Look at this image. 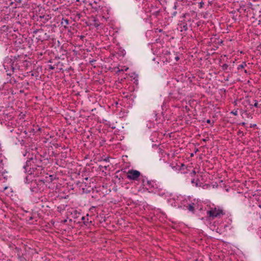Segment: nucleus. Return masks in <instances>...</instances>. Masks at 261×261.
Returning <instances> with one entry per match:
<instances>
[{
	"label": "nucleus",
	"instance_id": "1",
	"mask_svg": "<svg viewBox=\"0 0 261 261\" xmlns=\"http://www.w3.org/2000/svg\"><path fill=\"white\" fill-rule=\"evenodd\" d=\"M141 175V173L136 170H129L127 172V178L130 180H137Z\"/></svg>",
	"mask_w": 261,
	"mask_h": 261
},
{
	"label": "nucleus",
	"instance_id": "2",
	"mask_svg": "<svg viewBox=\"0 0 261 261\" xmlns=\"http://www.w3.org/2000/svg\"><path fill=\"white\" fill-rule=\"evenodd\" d=\"M207 214L210 217L212 218L220 217L224 214L222 210L217 209L216 207L211 208V210L207 211Z\"/></svg>",
	"mask_w": 261,
	"mask_h": 261
},
{
	"label": "nucleus",
	"instance_id": "3",
	"mask_svg": "<svg viewBox=\"0 0 261 261\" xmlns=\"http://www.w3.org/2000/svg\"><path fill=\"white\" fill-rule=\"evenodd\" d=\"M34 34L39 33L37 39L39 40H47L48 38V36L47 35L46 33L44 32L42 29L36 30L34 31Z\"/></svg>",
	"mask_w": 261,
	"mask_h": 261
},
{
	"label": "nucleus",
	"instance_id": "4",
	"mask_svg": "<svg viewBox=\"0 0 261 261\" xmlns=\"http://www.w3.org/2000/svg\"><path fill=\"white\" fill-rule=\"evenodd\" d=\"M10 63H11V69L14 72L16 68L18 69V66H17V63L15 62H12V60L10 61Z\"/></svg>",
	"mask_w": 261,
	"mask_h": 261
},
{
	"label": "nucleus",
	"instance_id": "5",
	"mask_svg": "<svg viewBox=\"0 0 261 261\" xmlns=\"http://www.w3.org/2000/svg\"><path fill=\"white\" fill-rule=\"evenodd\" d=\"M195 204L194 203H192L191 204H188L186 207L187 208L190 212H194L195 211V207H194Z\"/></svg>",
	"mask_w": 261,
	"mask_h": 261
},
{
	"label": "nucleus",
	"instance_id": "6",
	"mask_svg": "<svg viewBox=\"0 0 261 261\" xmlns=\"http://www.w3.org/2000/svg\"><path fill=\"white\" fill-rule=\"evenodd\" d=\"M246 66H247V64H246V62H244L241 64H240L238 66V69L240 70L241 69H243Z\"/></svg>",
	"mask_w": 261,
	"mask_h": 261
},
{
	"label": "nucleus",
	"instance_id": "7",
	"mask_svg": "<svg viewBox=\"0 0 261 261\" xmlns=\"http://www.w3.org/2000/svg\"><path fill=\"white\" fill-rule=\"evenodd\" d=\"M69 20H68L67 19H62V24H65V25H68L69 24Z\"/></svg>",
	"mask_w": 261,
	"mask_h": 261
},
{
	"label": "nucleus",
	"instance_id": "8",
	"mask_svg": "<svg viewBox=\"0 0 261 261\" xmlns=\"http://www.w3.org/2000/svg\"><path fill=\"white\" fill-rule=\"evenodd\" d=\"M250 105L253 106L254 107H256V108H257L258 107V102L256 100H254V103L253 105L250 104Z\"/></svg>",
	"mask_w": 261,
	"mask_h": 261
},
{
	"label": "nucleus",
	"instance_id": "9",
	"mask_svg": "<svg viewBox=\"0 0 261 261\" xmlns=\"http://www.w3.org/2000/svg\"><path fill=\"white\" fill-rule=\"evenodd\" d=\"M198 181H199V180H197V181L196 182H195V179H193L191 181V182L192 183H194V184H195V185L196 187H198Z\"/></svg>",
	"mask_w": 261,
	"mask_h": 261
},
{
	"label": "nucleus",
	"instance_id": "10",
	"mask_svg": "<svg viewBox=\"0 0 261 261\" xmlns=\"http://www.w3.org/2000/svg\"><path fill=\"white\" fill-rule=\"evenodd\" d=\"M48 69L50 70H53L55 69V67L51 65H48Z\"/></svg>",
	"mask_w": 261,
	"mask_h": 261
},
{
	"label": "nucleus",
	"instance_id": "11",
	"mask_svg": "<svg viewBox=\"0 0 261 261\" xmlns=\"http://www.w3.org/2000/svg\"><path fill=\"white\" fill-rule=\"evenodd\" d=\"M231 114H232L233 115H235V116H237L238 115V111L236 110L235 111H232L231 112Z\"/></svg>",
	"mask_w": 261,
	"mask_h": 261
},
{
	"label": "nucleus",
	"instance_id": "12",
	"mask_svg": "<svg viewBox=\"0 0 261 261\" xmlns=\"http://www.w3.org/2000/svg\"><path fill=\"white\" fill-rule=\"evenodd\" d=\"M228 67V65L226 64H224L223 66H222V68L223 69H227Z\"/></svg>",
	"mask_w": 261,
	"mask_h": 261
},
{
	"label": "nucleus",
	"instance_id": "13",
	"mask_svg": "<svg viewBox=\"0 0 261 261\" xmlns=\"http://www.w3.org/2000/svg\"><path fill=\"white\" fill-rule=\"evenodd\" d=\"M31 162V161H28L27 162H26V166H24V168H26V166H29V164Z\"/></svg>",
	"mask_w": 261,
	"mask_h": 261
},
{
	"label": "nucleus",
	"instance_id": "14",
	"mask_svg": "<svg viewBox=\"0 0 261 261\" xmlns=\"http://www.w3.org/2000/svg\"><path fill=\"white\" fill-rule=\"evenodd\" d=\"M183 29H184V30L186 31L188 29V27H187V24H186V25H184L183 26Z\"/></svg>",
	"mask_w": 261,
	"mask_h": 261
},
{
	"label": "nucleus",
	"instance_id": "15",
	"mask_svg": "<svg viewBox=\"0 0 261 261\" xmlns=\"http://www.w3.org/2000/svg\"><path fill=\"white\" fill-rule=\"evenodd\" d=\"M203 5H204V3L202 2H200L199 3L200 8H202L203 7Z\"/></svg>",
	"mask_w": 261,
	"mask_h": 261
},
{
	"label": "nucleus",
	"instance_id": "16",
	"mask_svg": "<svg viewBox=\"0 0 261 261\" xmlns=\"http://www.w3.org/2000/svg\"><path fill=\"white\" fill-rule=\"evenodd\" d=\"M238 135L239 134H242V135H244V133H243V132H242L241 130H239L238 133Z\"/></svg>",
	"mask_w": 261,
	"mask_h": 261
},
{
	"label": "nucleus",
	"instance_id": "17",
	"mask_svg": "<svg viewBox=\"0 0 261 261\" xmlns=\"http://www.w3.org/2000/svg\"><path fill=\"white\" fill-rule=\"evenodd\" d=\"M196 174V171L195 170H193L192 173H191V174H193V175H195Z\"/></svg>",
	"mask_w": 261,
	"mask_h": 261
},
{
	"label": "nucleus",
	"instance_id": "18",
	"mask_svg": "<svg viewBox=\"0 0 261 261\" xmlns=\"http://www.w3.org/2000/svg\"><path fill=\"white\" fill-rule=\"evenodd\" d=\"M240 124H241L243 126H244L245 125V123L243 122L241 123Z\"/></svg>",
	"mask_w": 261,
	"mask_h": 261
},
{
	"label": "nucleus",
	"instance_id": "19",
	"mask_svg": "<svg viewBox=\"0 0 261 261\" xmlns=\"http://www.w3.org/2000/svg\"><path fill=\"white\" fill-rule=\"evenodd\" d=\"M206 122L207 123H211V120L210 119H208V120H207Z\"/></svg>",
	"mask_w": 261,
	"mask_h": 261
},
{
	"label": "nucleus",
	"instance_id": "20",
	"mask_svg": "<svg viewBox=\"0 0 261 261\" xmlns=\"http://www.w3.org/2000/svg\"><path fill=\"white\" fill-rule=\"evenodd\" d=\"M175 60H176V61H178V60H179V57H175Z\"/></svg>",
	"mask_w": 261,
	"mask_h": 261
},
{
	"label": "nucleus",
	"instance_id": "21",
	"mask_svg": "<svg viewBox=\"0 0 261 261\" xmlns=\"http://www.w3.org/2000/svg\"><path fill=\"white\" fill-rule=\"evenodd\" d=\"M94 25H95L96 27H97L99 25V24H97V23H95Z\"/></svg>",
	"mask_w": 261,
	"mask_h": 261
},
{
	"label": "nucleus",
	"instance_id": "22",
	"mask_svg": "<svg viewBox=\"0 0 261 261\" xmlns=\"http://www.w3.org/2000/svg\"><path fill=\"white\" fill-rule=\"evenodd\" d=\"M151 184V181H147V184L148 185H150Z\"/></svg>",
	"mask_w": 261,
	"mask_h": 261
},
{
	"label": "nucleus",
	"instance_id": "23",
	"mask_svg": "<svg viewBox=\"0 0 261 261\" xmlns=\"http://www.w3.org/2000/svg\"><path fill=\"white\" fill-rule=\"evenodd\" d=\"M104 161H109V158L105 159L104 160Z\"/></svg>",
	"mask_w": 261,
	"mask_h": 261
},
{
	"label": "nucleus",
	"instance_id": "24",
	"mask_svg": "<svg viewBox=\"0 0 261 261\" xmlns=\"http://www.w3.org/2000/svg\"><path fill=\"white\" fill-rule=\"evenodd\" d=\"M17 3H21V0H17V1H16Z\"/></svg>",
	"mask_w": 261,
	"mask_h": 261
},
{
	"label": "nucleus",
	"instance_id": "25",
	"mask_svg": "<svg viewBox=\"0 0 261 261\" xmlns=\"http://www.w3.org/2000/svg\"><path fill=\"white\" fill-rule=\"evenodd\" d=\"M85 219V217H82V220H84Z\"/></svg>",
	"mask_w": 261,
	"mask_h": 261
},
{
	"label": "nucleus",
	"instance_id": "26",
	"mask_svg": "<svg viewBox=\"0 0 261 261\" xmlns=\"http://www.w3.org/2000/svg\"><path fill=\"white\" fill-rule=\"evenodd\" d=\"M84 37V36H80V38H81V39L83 38Z\"/></svg>",
	"mask_w": 261,
	"mask_h": 261
},
{
	"label": "nucleus",
	"instance_id": "27",
	"mask_svg": "<svg viewBox=\"0 0 261 261\" xmlns=\"http://www.w3.org/2000/svg\"><path fill=\"white\" fill-rule=\"evenodd\" d=\"M203 141H206V139H203Z\"/></svg>",
	"mask_w": 261,
	"mask_h": 261
},
{
	"label": "nucleus",
	"instance_id": "28",
	"mask_svg": "<svg viewBox=\"0 0 261 261\" xmlns=\"http://www.w3.org/2000/svg\"><path fill=\"white\" fill-rule=\"evenodd\" d=\"M85 180H88V177L85 178Z\"/></svg>",
	"mask_w": 261,
	"mask_h": 261
},
{
	"label": "nucleus",
	"instance_id": "29",
	"mask_svg": "<svg viewBox=\"0 0 261 261\" xmlns=\"http://www.w3.org/2000/svg\"><path fill=\"white\" fill-rule=\"evenodd\" d=\"M198 151V149H197L196 150H195V151Z\"/></svg>",
	"mask_w": 261,
	"mask_h": 261
},
{
	"label": "nucleus",
	"instance_id": "30",
	"mask_svg": "<svg viewBox=\"0 0 261 261\" xmlns=\"http://www.w3.org/2000/svg\"><path fill=\"white\" fill-rule=\"evenodd\" d=\"M198 151V149H197L196 150H195V151Z\"/></svg>",
	"mask_w": 261,
	"mask_h": 261
}]
</instances>
